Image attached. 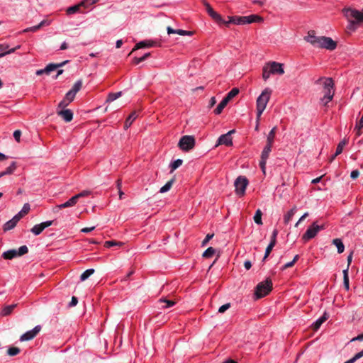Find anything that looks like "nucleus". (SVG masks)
Masks as SVG:
<instances>
[{
  "label": "nucleus",
  "instance_id": "23",
  "mask_svg": "<svg viewBox=\"0 0 363 363\" xmlns=\"http://www.w3.org/2000/svg\"><path fill=\"white\" fill-rule=\"evenodd\" d=\"M138 117V114L135 111H133L130 114V116L126 118L124 124V128L128 129L133 122L135 121V119Z\"/></svg>",
  "mask_w": 363,
  "mask_h": 363
},
{
  "label": "nucleus",
  "instance_id": "39",
  "mask_svg": "<svg viewBox=\"0 0 363 363\" xmlns=\"http://www.w3.org/2000/svg\"><path fill=\"white\" fill-rule=\"evenodd\" d=\"M122 245H123V242H117L116 240H109V241H106L104 242V247H107V248L113 247V246H122Z\"/></svg>",
  "mask_w": 363,
  "mask_h": 363
},
{
  "label": "nucleus",
  "instance_id": "5",
  "mask_svg": "<svg viewBox=\"0 0 363 363\" xmlns=\"http://www.w3.org/2000/svg\"><path fill=\"white\" fill-rule=\"evenodd\" d=\"M28 252V249L26 245H23L18 248V250H9L4 252L2 254V257L5 259H12L18 256H22Z\"/></svg>",
  "mask_w": 363,
  "mask_h": 363
},
{
  "label": "nucleus",
  "instance_id": "27",
  "mask_svg": "<svg viewBox=\"0 0 363 363\" xmlns=\"http://www.w3.org/2000/svg\"><path fill=\"white\" fill-rule=\"evenodd\" d=\"M296 212V206H294L285 216L284 218V221L286 224H288L291 220L292 217Z\"/></svg>",
  "mask_w": 363,
  "mask_h": 363
},
{
  "label": "nucleus",
  "instance_id": "25",
  "mask_svg": "<svg viewBox=\"0 0 363 363\" xmlns=\"http://www.w3.org/2000/svg\"><path fill=\"white\" fill-rule=\"evenodd\" d=\"M272 145L267 143L266 146L264 147L262 155H261V160H267L269 157V153L272 150Z\"/></svg>",
  "mask_w": 363,
  "mask_h": 363
},
{
  "label": "nucleus",
  "instance_id": "31",
  "mask_svg": "<svg viewBox=\"0 0 363 363\" xmlns=\"http://www.w3.org/2000/svg\"><path fill=\"white\" fill-rule=\"evenodd\" d=\"M150 55H151V53L150 52H147V53H145L141 57H135L133 59V63L134 65H138L139 63H140V62L145 61V60H147Z\"/></svg>",
  "mask_w": 363,
  "mask_h": 363
},
{
  "label": "nucleus",
  "instance_id": "20",
  "mask_svg": "<svg viewBox=\"0 0 363 363\" xmlns=\"http://www.w3.org/2000/svg\"><path fill=\"white\" fill-rule=\"evenodd\" d=\"M324 96L321 99V101H324L325 99H326V102L325 103V106L328 104V102H330L334 96V90L333 89H324Z\"/></svg>",
  "mask_w": 363,
  "mask_h": 363
},
{
  "label": "nucleus",
  "instance_id": "12",
  "mask_svg": "<svg viewBox=\"0 0 363 363\" xmlns=\"http://www.w3.org/2000/svg\"><path fill=\"white\" fill-rule=\"evenodd\" d=\"M319 36L315 35V32L313 30H309L306 36L304 37V40L311 44L313 46L318 48L320 43Z\"/></svg>",
  "mask_w": 363,
  "mask_h": 363
},
{
  "label": "nucleus",
  "instance_id": "41",
  "mask_svg": "<svg viewBox=\"0 0 363 363\" xmlns=\"http://www.w3.org/2000/svg\"><path fill=\"white\" fill-rule=\"evenodd\" d=\"M347 140L344 139L343 140L340 141L339 144L337 145V149H336V155H339L342 153L343 147L347 145Z\"/></svg>",
  "mask_w": 363,
  "mask_h": 363
},
{
  "label": "nucleus",
  "instance_id": "21",
  "mask_svg": "<svg viewBox=\"0 0 363 363\" xmlns=\"http://www.w3.org/2000/svg\"><path fill=\"white\" fill-rule=\"evenodd\" d=\"M229 103V101L224 97L223 99L220 102L216 109L213 111L214 113L216 115H219L222 113L223 108L227 106Z\"/></svg>",
  "mask_w": 363,
  "mask_h": 363
},
{
  "label": "nucleus",
  "instance_id": "52",
  "mask_svg": "<svg viewBox=\"0 0 363 363\" xmlns=\"http://www.w3.org/2000/svg\"><path fill=\"white\" fill-rule=\"evenodd\" d=\"M76 94L69 90L65 95V99L70 103L72 102L74 98H75Z\"/></svg>",
  "mask_w": 363,
  "mask_h": 363
},
{
  "label": "nucleus",
  "instance_id": "37",
  "mask_svg": "<svg viewBox=\"0 0 363 363\" xmlns=\"http://www.w3.org/2000/svg\"><path fill=\"white\" fill-rule=\"evenodd\" d=\"M239 93V89L238 88H233L231 91H230L228 94L225 96L229 101L236 96Z\"/></svg>",
  "mask_w": 363,
  "mask_h": 363
},
{
  "label": "nucleus",
  "instance_id": "3",
  "mask_svg": "<svg viewBox=\"0 0 363 363\" xmlns=\"http://www.w3.org/2000/svg\"><path fill=\"white\" fill-rule=\"evenodd\" d=\"M342 12L348 21L350 18H354L356 24L363 23V12L352 8H344Z\"/></svg>",
  "mask_w": 363,
  "mask_h": 363
},
{
  "label": "nucleus",
  "instance_id": "15",
  "mask_svg": "<svg viewBox=\"0 0 363 363\" xmlns=\"http://www.w3.org/2000/svg\"><path fill=\"white\" fill-rule=\"evenodd\" d=\"M220 145H225L226 146H232L233 145V138L230 137V134H223L221 135L217 141L216 147H218Z\"/></svg>",
  "mask_w": 363,
  "mask_h": 363
},
{
  "label": "nucleus",
  "instance_id": "19",
  "mask_svg": "<svg viewBox=\"0 0 363 363\" xmlns=\"http://www.w3.org/2000/svg\"><path fill=\"white\" fill-rule=\"evenodd\" d=\"M328 314L325 312L323 315L318 318L313 324L312 325V328L314 330H317L320 328V325L328 318Z\"/></svg>",
  "mask_w": 363,
  "mask_h": 363
},
{
  "label": "nucleus",
  "instance_id": "24",
  "mask_svg": "<svg viewBox=\"0 0 363 363\" xmlns=\"http://www.w3.org/2000/svg\"><path fill=\"white\" fill-rule=\"evenodd\" d=\"M332 243L337 247V252L339 254L342 253L345 250V245L342 240L339 238L333 240Z\"/></svg>",
  "mask_w": 363,
  "mask_h": 363
},
{
  "label": "nucleus",
  "instance_id": "34",
  "mask_svg": "<svg viewBox=\"0 0 363 363\" xmlns=\"http://www.w3.org/2000/svg\"><path fill=\"white\" fill-rule=\"evenodd\" d=\"M16 225V223L12 219H11L4 225L3 229L4 231L10 230L14 228Z\"/></svg>",
  "mask_w": 363,
  "mask_h": 363
},
{
  "label": "nucleus",
  "instance_id": "28",
  "mask_svg": "<svg viewBox=\"0 0 363 363\" xmlns=\"http://www.w3.org/2000/svg\"><path fill=\"white\" fill-rule=\"evenodd\" d=\"M277 126H274L270 130V132L269 133V134L267 135V143L270 144V145H273L274 140V138H275V135H276V133H277Z\"/></svg>",
  "mask_w": 363,
  "mask_h": 363
},
{
  "label": "nucleus",
  "instance_id": "18",
  "mask_svg": "<svg viewBox=\"0 0 363 363\" xmlns=\"http://www.w3.org/2000/svg\"><path fill=\"white\" fill-rule=\"evenodd\" d=\"M167 30L168 34H179L180 35H192L194 33V32H192V31H187V30H182V29L175 30L169 26L167 27Z\"/></svg>",
  "mask_w": 363,
  "mask_h": 363
},
{
  "label": "nucleus",
  "instance_id": "42",
  "mask_svg": "<svg viewBox=\"0 0 363 363\" xmlns=\"http://www.w3.org/2000/svg\"><path fill=\"white\" fill-rule=\"evenodd\" d=\"M82 7V5L80 4L77 5H74L73 6H70L67 9V14H73L78 11H79L80 8Z\"/></svg>",
  "mask_w": 363,
  "mask_h": 363
},
{
  "label": "nucleus",
  "instance_id": "61",
  "mask_svg": "<svg viewBox=\"0 0 363 363\" xmlns=\"http://www.w3.org/2000/svg\"><path fill=\"white\" fill-rule=\"evenodd\" d=\"M68 207H72V206H70V203L67 201L65 202L64 203L56 206L55 208L59 210V209L68 208Z\"/></svg>",
  "mask_w": 363,
  "mask_h": 363
},
{
  "label": "nucleus",
  "instance_id": "60",
  "mask_svg": "<svg viewBox=\"0 0 363 363\" xmlns=\"http://www.w3.org/2000/svg\"><path fill=\"white\" fill-rule=\"evenodd\" d=\"M90 194H91L90 191L84 190V191H82V192L79 193L78 194H77V196H78V198L79 199L80 198L88 196L89 195H90Z\"/></svg>",
  "mask_w": 363,
  "mask_h": 363
},
{
  "label": "nucleus",
  "instance_id": "59",
  "mask_svg": "<svg viewBox=\"0 0 363 363\" xmlns=\"http://www.w3.org/2000/svg\"><path fill=\"white\" fill-rule=\"evenodd\" d=\"M79 198L77 196V194L74 196H72L71 199L68 200L69 203H70L71 206H74L78 201Z\"/></svg>",
  "mask_w": 363,
  "mask_h": 363
},
{
  "label": "nucleus",
  "instance_id": "35",
  "mask_svg": "<svg viewBox=\"0 0 363 363\" xmlns=\"http://www.w3.org/2000/svg\"><path fill=\"white\" fill-rule=\"evenodd\" d=\"M174 182V179H172L171 180H169V182H167V184L165 185H164L160 190V193H165L167 191H168L172 186V184Z\"/></svg>",
  "mask_w": 363,
  "mask_h": 363
},
{
  "label": "nucleus",
  "instance_id": "11",
  "mask_svg": "<svg viewBox=\"0 0 363 363\" xmlns=\"http://www.w3.org/2000/svg\"><path fill=\"white\" fill-rule=\"evenodd\" d=\"M41 326L37 325L33 330L27 331L24 334H23L21 337V341H28L33 340L40 331Z\"/></svg>",
  "mask_w": 363,
  "mask_h": 363
},
{
  "label": "nucleus",
  "instance_id": "7",
  "mask_svg": "<svg viewBox=\"0 0 363 363\" xmlns=\"http://www.w3.org/2000/svg\"><path fill=\"white\" fill-rule=\"evenodd\" d=\"M247 185V179L244 176H239L235 181L236 194L240 196H243Z\"/></svg>",
  "mask_w": 363,
  "mask_h": 363
},
{
  "label": "nucleus",
  "instance_id": "36",
  "mask_svg": "<svg viewBox=\"0 0 363 363\" xmlns=\"http://www.w3.org/2000/svg\"><path fill=\"white\" fill-rule=\"evenodd\" d=\"M43 226H42L41 223L40 224H38V225H34L32 228H31V232L35 235H40L43 230Z\"/></svg>",
  "mask_w": 363,
  "mask_h": 363
},
{
  "label": "nucleus",
  "instance_id": "49",
  "mask_svg": "<svg viewBox=\"0 0 363 363\" xmlns=\"http://www.w3.org/2000/svg\"><path fill=\"white\" fill-rule=\"evenodd\" d=\"M275 245L276 244L270 242L269 244V245L267 247L266 250H265V254H264V256L263 257V261H264L268 257V256L271 253V252L273 250V247L275 246Z\"/></svg>",
  "mask_w": 363,
  "mask_h": 363
},
{
  "label": "nucleus",
  "instance_id": "56",
  "mask_svg": "<svg viewBox=\"0 0 363 363\" xmlns=\"http://www.w3.org/2000/svg\"><path fill=\"white\" fill-rule=\"evenodd\" d=\"M277 235H278V230L276 229L274 230L272 232V236H271V242H270L276 244Z\"/></svg>",
  "mask_w": 363,
  "mask_h": 363
},
{
  "label": "nucleus",
  "instance_id": "55",
  "mask_svg": "<svg viewBox=\"0 0 363 363\" xmlns=\"http://www.w3.org/2000/svg\"><path fill=\"white\" fill-rule=\"evenodd\" d=\"M230 307V303H225V304L221 306L219 308L218 312L220 313H223L225 311H226Z\"/></svg>",
  "mask_w": 363,
  "mask_h": 363
},
{
  "label": "nucleus",
  "instance_id": "48",
  "mask_svg": "<svg viewBox=\"0 0 363 363\" xmlns=\"http://www.w3.org/2000/svg\"><path fill=\"white\" fill-rule=\"evenodd\" d=\"M182 163H183V161L181 159H177V160L173 162L170 164L171 172H172L173 171H174L176 169H177L179 167H180L182 164Z\"/></svg>",
  "mask_w": 363,
  "mask_h": 363
},
{
  "label": "nucleus",
  "instance_id": "1",
  "mask_svg": "<svg viewBox=\"0 0 363 363\" xmlns=\"http://www.w3.org/2000/svg\"><path fill=\"white\" fill-rule=\"evenodd\" d=\"M272 90L266 88L257 99V121L259 119L262 113L266 108L267 104L269 101Z\"/></svg>",
  "mask_w": 363,
  "mask_h": 363
},
{
  "label": "nucleus",
  "instance_id": "58",
  "mask_svg": "<svg viewBox=\"0 0 363 363\" xmlns=\"http://www.w3.org/2000/svg\"><path fill=\"white\" fill-rule=\"evenodd\" d=\"M79 198L77 196V194L74 196H72L71 199L68 200L69 203H70L71 206H74L78 201Z\"/></svg>",
  "mask_w": 363,
  "mask_h": 363
},
{
  "label": "nucleus",
  "instance_id": "2",
  "mask_svg": "<svg viewBox=\"0 0 363 363\" xmlns=\"http://www.w3.org/2000/svg\"><path fill=\"white\" fill-rule=\"evenodd\" d=\"M272 290V281L270 279H267L265 281L259 283L255 291V296L257 298H262L267 296Z\"/></svg>",
  "mask_w": 363,
  "mask_h": 363
},
{
  "label": "nucleus",
  "instance_id": "33",
  "mask_svg": "<svg viewBox=\"0 0 363 363\" xmlns=\"http://www.w3.org/2000/svg\"><path fill=\"white\" fill-rule=\"evenodd\" d=\"M262 212L260 209H257L255 212L253 219L254 221L258 225H262Z\"/></svg>",
  "mask_w": 363,
  "mask_h": 363
},
{
  "label": "nucleus",
  "instance_id": "4",
  "mask_svg": "<svg viewBox=\"0 0 363 363\" xmlns=\"http://www.w3.org/2000/svg\"><path fill=\"white\" fill-rule=\"evenodd\" d=\"M323 229H325L324 225H319L316 222H313L303 235L302 238L305 241H308V240L313 238L320 230Z\"/></svg>",
  "mask_w": 363,
  "mask_h": 363
},
{
  "label": "nucleus",
  "instance_id": "53",
  "mask_svg": "<svg viewBox=\"0 0 363 363\" xmlns=\"http://www.w3.org/2000/svg\"><path fill=\"white\" fill-rule=\"evenodd\" d=\"M30 209V205L28 203H25L19 213L23 216L29 212Z\"/></svg>",
  "mask_w": 363,
  "mask_h": 363
},
{
  "label": "nucleus",
  "instance_id": "13",
  "mask_svg": "<svg viewBox=\"0 0 363 363\" xmlns=\"http://www.w3.org/2000/svg\"><path fill=\"white\" fill-rule=\"evenodd\" d=\"M269 72L273 74H283L284 73V70L282 67L283 65L279 62H272L267 64Z\"/></svg>",
  "mask_w": 363,
  "mask_h": 363
},
{
  "label": "nucleus",
  "instance_id": "44",
  "mask_svg": "<svg viewBox=\"0 0 363 363\" xmlns=\"http://www.w3.org/2000/svg\"><path fill=\"white\" fill-rule=\"evenodd\" d=\"M21 350L18 347H9L7 350V354L9 356H16L20 353Z\"/></svg>",
  "mask_w": 363,
  "mask_h": 363
},
{
  "label": "nucleus",
  "instance_id": "54",
  "mask_svg": "<svg viewBox=\"0 0 363 363\" xmlns=\"http://www.w3.org/2000/svg\"><path fill=\"white\" fill-rule=\"evenodd\" d=\"M50 21H47V20H43L38 25L35 26L34 28H33V30H38V29H40V28H42L44 26L50 25Z\"/></svg>",
  "mask_w": 363,
  "mask_h": 363
},
{
  "label": "nucleus",
  "instance_id": "63",
  "mask_svg": "<svg viewBox=\"0 0 363 363\" xmlns=\"http://www.w3.org/2000/svg\"><path fill=\"white\" fill-rule=\"evenodd\" d=\"M21 131L19 130H16L14 131L13 133V137L15 138V140L19 143L20 142V138H21Z\"/></svg>",
  "mask_w": 363,
  "mask_h": 363
},
{
  "label": "nucleus",
  "instance_id": "26",
  "mask_svg": "<svg viewBox=\"0 0 363 363\" xmlns=\"http://www.w3.org/2000/svg\"><path fill=\"white\" fill-rule=\"evenodd\" d=\"M245 18H247V24L252 23L254 22L260 23L263 21V18L258 15H250L248 16H245Z\"/></svg>",
  "mask_w": 363,
  "mask_h": 363
},
{
  "label": "nucleus",
  "instance_id": "40",
  "mask_svg": "<svg viewBox=\"0 0 363 363\" xmlns=\"http://www.w3.org/2000/svg\"><path fill=\"white\" fill-rule=\"evenodd\" d=\"M16 169V163L13 162L9 167H8L4 172L5 175H10L13 173L15 169Z\"/></svg>",
  "mask_w": 363,
  "mask_h": 363
},
{
  "label": "nucleus",
  "instance_id": "17",
  "mask_svg": "<svg viewBox=\"0 0 363 363\" xmlns=\"http://www.w3.org/2000/svg\"><path fill=\"white\" fill-rule=\"evenodd\" d=\"M154 45V43L152 41H140L135 45V46L133 48L132 51L128 54V56L130 55L134 51L144 48H150Z\"/></svg>",
  "mask_w": 363,
  "mask_h": 363
},
{
  "label": "nucleus",
  "instance_id": "22",
  "mask_svg": "<svg viewBox=\"0 0 363 363\" xmlns=\"http://www.w3.org/2000/svg\"><path fill=\"white\" fill-rule=\"evenodd\" d=\"M17 303L6 306L2 308L1 311L0 312V315L2 316H6L10 315L13 311V309L17 307Z\"/></svg>",
  "mask_w": 363,
  "mask_h": 363
},
{
  "label": "nucleus",
  "instance_id": "29",
  "mask_svg": "<svg viewBox=\"0 0 363 363\" xmlns=\"http://www.w3.org/2000/svg\"><path fill=\"white\" fill-rule=\"evenodd\" d=\"M343 284L345 289L347 291L350 289V284H349V276H348V267H347L346 269L343 270Z\"/></svg>",
  "mask_w": 363,
  "mask_h": 363
},
{
  "label": "nucleus",
  "instance_id": "8",
  "mask_svg": "<svg viewBox=\"0 0 363 363\" xmlns=\"http://www.w3.org/2000/svg\"><path fill=\"white\" fill-rule=\"evenodd\" d=\"M337 47V43L331 38L320 36V43L318 46L319 48H325L329 50H334Z\"/></svg>",
  "mask_w": 363,
  "mask_h": 363
},
{
  "label": "nucleus",
  "instance_id": "46",
  "mask_svg": "<svg viewBox=\"0 0 363 363\" xmlns=\"http://www.w3.org/2000/svg\"><path fill=\"white\" fill-rule=\"evenodd\" d=\"M160 301L165 303V305L163 306V308H170V307L174 306V304L176 303L175 301H174L172 300H168L165 298H160Z\"/></svg>",
  "mask_w": 363,
  "mask_h": 363
},
{
  "label": "nucleus",
  "instance_id": "50",
  "mask_svg": "<svg viewBox=\"0 0 363 363\" xmlns=\"http://www.w3.org/2000/svg\"><path fill=\"white\" fill-rule=\"evenodd\" d=\"M271 74H272V72H269V68L268 65H267L266 66H264L263 67L262 78L264 80H267V79H269Z\"/></svg>",
  "mask_w": 363,
  "mask_h": 363
},
{
  "label": "nucleus",
  "instance_id": "64",
  "mask_svg": "<svg viewBox=\"0 0 363 363\" xmlns=\"http://www.w3.org/2000/svg\"><path fill=\"white\" fill-rule=\"evenodd\" d=\"M213 235H214V234H208L206 235V237L205 238V239L202 241V245L203 246L206 245L208 242V241L211 238H213Z\"/></svg>",
  "mask_w": 363,
  "mask_h": 363
},
{
  "label": "nucleus",
  "instance_id": "47",
  "mask_svg": "<svg viewBox=\"0 0 363 363\" xmlns=\"http://www.w3.org/2000/svg\"><path fill=\"white\" fill-rule=\"evenodd\" d=\"M215 253V249L212 247L207 248L203 253V257L205 258H209L212 257Z\"/></svg>",
  "mask_w": 363,
  "mask_h": 363
},
{
  "label": "nucleus",
  "instance_id": "16",
  "mask_svg": "<svg viewBox=\"0 0 363 363\" xmlns=\"http://www.w3.org/2000/svg\"><path fill=\"white\" fill-rule=\"evenodd\" d=\"M65 122H70L73 118V112L70 109H62L57 112Z\"/></svg>",
  "mask_w": 363,
  "mask_h": 363
},
{
  "label": "nucleus",
  "instance_id": "51",
  "mask_svg": "<svg viewBox=\"0 0 363 363\" xmlns=\"http://www.w3.org/2000/svg\"><path fill=\"white\" fill-rule=\"evenodd\" d=\"M99 0H84L80 3V5L84 8H88L89 6L94 4Z\"/></svg>",
  "mask_w": 363,
  "mask_h": 363
},
{
  "label": "nucleus",
  "instance_id": "6",
  "mask_svg": "<svg viewBox=\"0 0 363 363\" xmlns=\"http://www.w3.org/2000/svg\"><path fill=\"white\" fill-rule=\"evenodd\" d=\"M179 147L184 151H189L191 150L195 145V139L191 135H184L180 139Z\"/></svg>",
  "mask_w": 363,
  "mask_h": 363
},
{
  "label": "nucleus",
  "instance_id": "38",
  "mask_svg": "<svg viewBox=\"0 0 363 363\" xmlns=\"http://www.w3.org/2000/svg\"><path fill=\"white\" fill-rule=\"evenodd\" d=\"M334 82L332 78L325 79L324 89H333Z\"/></svg>",
  "mask_w": 363,
  "mask_h": 363
},
{
  "label": "nucleus",
  "instance_id": "43",
  "mask_svg": "<svg viewBox=\"0 0 363 363\" xmlns=\"http://www.w3.org/2000/svg\"><path fill=\"white\" fill-rule=\"evenodd\" d=\"M121 96V91L116 92V93H111L108 94L106 101L107 102H112L117 99L118 97Z\"/></svg>",
  "mask_w": 363,
  "mask_h": 363
},
{
  "label": "nucleus",
  "instance_id": "30",
  "mask_svg": "<svg viewBox=\"0 0 363 363\" xmlns=\"http://www.w3.org/2000/svg\"><path fill=\"white\" fill-rule=\"evenodd\" d=\"M363 128V113L361 118L357 121L354 130H357V136H360L362 134L361 129Z\"/></svg>",
  "mask_w": 363,
  "mask_h": 363
},
{
  "label": "nucleus",
  "instance_id": "62",
  "mask_svg": "<svg viewBox=\"0 0 363 363\" xmlns=\"http://www.w3.org/2000/svg\"><path fill=\"white\" fill-rule=\"evenodd\" d=\"M69 102L65 98L62 101H61L59 104H58V107L59 108H65L66 106H67L69 105Z\"/></svg>",
  "mask_w": 363,
  "mask_h": 363
},
{
  "label": "nucleus",
  "instance_id": "57",
  "mask_svg": "<svg viewBox=\"0 0 363 363\" xmlns=\"http://www.w3.org/2000/svg\"><path fill=\"white\" fill-rule=\"evenodd\" d=\"M350 23L347 26V29L351 30H356V22L354 21H352L351 18L349 21Z\"/></svg>",
  "mask_w": 363,
  "mask_h": 363
},
{
  "label": "nucleus",
  "instance_id": "14",
  "mask_svg": "<svg viewBox=\"0 0 363 363\" xmlns=\"http://www.w3.org/2000/svg\"><path fill=\"white\" fill-rule=\"evenodd\" d=\"M228 21H224L223 24L228 26L229 23H234L237 25L247 24V18L245 16H228Z\"/></svg>",
  "mask_w": 363,
  "mask_h": 363
},
{
  "label": "nucleus",
  "instance_id": "10",
  "mask_svg": "<svg viewBox=\"0 0 363 363\" xmlns=\"http://www.w3.org/2000/svg\"><path fill=\"white\" fill-rule=\"evenodd\" d=\"M203 4L206 9V11L212 18H213L216 21H217L219 23H224V20L223 19L221 16L217 13L216 11H214L211 5L206 0L203 1Z\"/></svg>",
  "mask_w": 363,
  "mask_h": 363
},
{
  "label": "nucleus",
  "instance_id": "32",
  "mask_svg": "<svg viewBox=\"0 0 363 363\" xmlns=\"http://www.w3.org/2000/svg\"><path fill=\"white\" fill-rule=\"evenodd\" d=\"M94 269H89L87 270H86L85 272H84L81 276H80V280L82 281H85L86 279H87L91 275H92L94 273Z\"/></svg>",
  "mask_w": 363,
  "mask_h": 363
},
{
  "label": "nucleus",
  "instance_id": "45",
  "mask_svg": "<svg viewBox=\"0 0 363 363\" xmlns=\"http://www.w3.org/2000/svg\"><path fill=\"white\" fill-rule=\"evenodd\" d=\"M82 86V81L78 80L74 84L72 88L70 90L77 94V93L81 89Z\"/></svg>",
  "mask_w": 363,
  "mask_h": 363
},
{
  "label": "nucleus",
  "instance_id": "9",
  "mask_svg": "<svg viewBox=\"0 0 363 363\" xmlns=\"http://www.w3.org/2000/svg\"><path fill=\"white\" fill-rule=\"evenodd\" d=\"M68 61H65L59 64H53L50 63L45 68L42 69H38L36 71L37 75H42L43 74H45L47 75L50 74V73L53 71L57 70V69L62 67L64 65H65Z\"/></svg>",
  "mask_w": 363,
  "mask_h": 363
}]
</instances>
